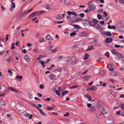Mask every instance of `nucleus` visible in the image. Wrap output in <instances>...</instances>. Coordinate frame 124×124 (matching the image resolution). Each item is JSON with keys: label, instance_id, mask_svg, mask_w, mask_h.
Masks as SVG:
<instances>
[{"label": "nucleus", "instance_id": "nucleus-6", "mask_svg": "<svg viewBox=\"0 0 124 124\" xmlns=\"http://www.w3.org/2000/svg\"><path fill=\"white\" fill-rule=\"evenodd\" d=\"M71 62L72 65H75L77 63V61L76 60V58L75 57H72L71 60Z\"/></svg>", "mask_w": 124, "mask_h": 124}, {"label": "nucleus", "instance_id": "nucleus-25", "mask_svg": "<svg viewBox=\"0 0 124 124\" xmlns=\"http://www.w3.org/2000/svg\"><path fill=\"white\" fill-rule=\"evenodd\" d=\"M39 111L41 113V114L43 116H46V114L41 109H39Z\"/></svg>", "mask_w": 124, "mask_h": 124}, {"label": "nucleus", "instance_id": "nucleus-30", "mask_svg": "<svg viewBox=\"0 0 124 124\" xmlns=\"http://www.w3.org/2000/svg\"><path fill=\"white\" fill-rule=\"evenodd\" d=\"M39 41L40 42H44L45 41V40L42 37H41L39 39Z\"/></svg>", "mask_w": 124, "mask_h": 124}, {"label": "nucleus", "instance_id": "nucleus-31", "mask_svg": "<svg viewBox=\"0 0 124 124\" xmlns=\"http://www.w3.org/2000/svg\"><path fill=\"white\" fill-rule=\"evenodd\" d=\"M73 26L76 28H77L79 29L80 28V27L79 26L77 25L74 24L73 25Z\"/></svg>", "mask_w": 124, "mask_h": 124}, {"label": "nucleus", "instance_id": "nucleus-42", "mask_svg": "<svg viewBox=\"0 0 124 124\" xmlns=\"http://www.w3.org/2000/svg\"><path fill=\"white\" fill-rule=\"evenodd\" d=\"M67 1L65 0H61V2L63 4H65L66 2Z\"/></svg>", "mask_w": 124, "mask_h": 124}, {"label": "nucleus", "instance_id": "nucleus-59", "mask_svg": "<svg viewBox=\"0 0 124 124\" xmlns=\"http://www.w3.org/2000/svg\"><path fill=\"white\" fill-rule=\"evenodd\" d=\"M95 26V28L97 29H98V28H99L100 27V25H99L97 24Z\"/></svg>", "mask_w": 124, "mask_h": 124}, {"label": "nucleus", "instance_id": "nucleus-63", "mask_svg": "<svg viewBox=\"0 0 124 124\" xmlns=\"http://www.w3.org/2000/svg\"><path fill=\"white\" fill-rule=\"evenodd\" d=\"M99 23H100L102 24H104L105 22L103 21H100L99 22Z\"/></svg>", "mask_w": 124, "mask_h": 124}, {"label": "nucleus", "instance_id": "nucleus-50", "mask_svg": "<svg viewBox=\"0 0 124 124\" xmlns=\"http://www.w3.org/2000/svg\"><path fill=\"white\" fill-rule=\"evenodd\" d=\"M81 21L82 20L80 18L76 19V22H79Z\"/></svg>", "mask_w": 124, "mask_h": 124}, {"label": "nucleus", "instance_id": "nucleus-46", "mask_svg": "<svg viewBox=\"0 0 124 124\" xmlns=\"http://www.w3.org/2000/svg\"><path fill=\"white\" fill-rule=\"evenodd\" d=\"M67 62H69L70 61V58L69 57H67L66 58Z\"/></svg>", "mask_w": 124, "mask_h": 124}, {"label": "nucleus", "instance_id": "nucleus-9", "mask_svg": "<svg viewBox=\"0 0 124 124\" xmlns=\"http://www.w3.org/2000/svg\"><path fill=\"white\" fill-rule=\"evenodd\" d=\"M8 89L11 91L14 92V93H18V91L17 90L11 87H8Z\"/></svg>", "mask_w": 124, "mask_h": 124}, {"label": "nucleus", "instance_id": "nucleus-26", "mask_svg": "<svg viewBox=\"0 0 124 124\" xmlns=\"http://www.w3.org/2000/svg\"><path fill=\"white\" fill-rule=\"evenodd\" d=\"M11 7H12L13 8H14L16 7L15 3L14 2H13L12 1H11Z\"/></svg>", "mask_w": 124, "mask_h": 124}, {"label": "nucleus", "instance_id": "nucleus-4", "mask_svg": "<svg viewBox=\"0 0 124 124\" xmlns=\"http://www.w3.org/2000/svg\"><path fill=\"white\" fill-rule=\"evenodd\" d=\"M116 27L117 29L120 31H122L121 29L123 28V25L122 23L120 22L117 23Z\"/></svg>", "mask_w": 124, "mask_h": 124}, {"label": "nucleus", "instance_id": "nucleus-47", "mask_svg": "<svg viewBox=\"0 0 124 124\" xmlns=\"http://www.w3.org/2000/svg\"><path fill=\"white\" fill-rule=\"evenodd\" d=\"M97 16L98 19H101L102 16H101V15L100 14H98L97 15Z\"/></svg>", "mask_w": 124, "mask_h": 124}, {"label": "nucleus", "instance_id": "nucleus-10", "mask_svg": "<svg viewBox=\"0 0 124 124\" xmlns=\"http://www.w3.org/2000/svg\"><path fill=\"white\" fill-rule=\"evenodd\" d=\"M56 77V76L53 74H51L49 75V78L52 80L54 79Z\"/></svg>", "mask_w": 124, "mask_h": 124}, {"label": "nucleus", "instance_id": "nucleus-32", "mask_svg": "<svg viewBox=\"0 0 124 124\" xmlns=\"http://www.w3.org/2000/svg\"><path fill=\"white\" fill-rule=\"evenodd\" d=\"M103 18L104 19H103V20L105 21H107L109 18L107 16L104 17Z\"/></svg>", "mask_w": 124, "mask_h": 124}, {"label": "nucleus", "instance_id": "nucleus-48", "mask_svg": "<svg viewBox=\"0 0 124 124\" xmlns=\"http://www.w3.org/2000/svg\"><path fill=\"white\" fill-rule=\"evenodd\" d=\"M44 85L43 84H41L39 85V87L40 88L42 89H43L44 88Z\"/></svg>", "mask_w": 124, "mask_h": 124}, {"label": "nucleus", "instance_id": "nucleus-55", "mask_svg": "<svg viewBox=\"0 0 124 124\" xmlns=\"http://www.w3.org/2000/svg\"><path fill=\"white\" fill-rule=\"evenodd\" d=\"M27 45L28 47H30L32 45V44L28 43H27Z\"/></svg>", "mask_w": 124, "mask_h": 124}, {"label": "nucleus", "instance_id": "nucleus-18", "mask_svg": "<svg viewBox=\"0 0 124 124\" xmlns=\"http://www.w3.org/2000/svg\"><path fill=\"white\" fill-rule=\"evenodd\" d=\"M23 77L21 76H19L18 75L16 76V78H15V80H17L18 81H21L20 79H22Z\"/></svg>", "mask_w": 124, "mask_h": 124}, {"label": "nucleus", "instance_id": "nucleus-27", "mask_svg": "<svg viewBox=\"0 0 124 124\" xmlns=\"http://www.w3.org/2000/svg\"><path fill=\"white\" fill-rule=\"evenodd\" d=\"M93 46H88L87 49V50L90 51L92 50L93 48Z\"/></svg>", "mask_w": 124, "mask_h": 124}, {"label": "nucleus", "instance_id": "nucleus-56", "mask_svg": "<svg viewBox=\"0 0 124 124\" xmlns=\"http://www.w3.org/2000/svg\"><path fill=\"white\" fill-rule=\"evenodd\" d=\"M5 52V51H4L0 52V56L2 55Z\"/></svg>", "mask_w": 124, "mask_h": 124}, {"label": "nucleus", "instance_id": "nucleus-43", "mask_svg": "<svg viewBox=\"0 0 124 124\" xmlns=\"http://www.w3.org/2000/svg\"><path fill=\"white\" fill-rule=\"evenodd\" d=\"M76 33L75 32H72L70 34V35L72 37L73 36H74L76 35Z\"/></svg>", "mask_w": 124, "mask_h": 124}, {"label": "nucleus", "instance_id": "nucleus-60", "mask_svg": "<svg viewBox=\"0 0 124 124\" xmlns=\"http://www.w3.org/2000/svg\"><path fill=\"white\" fill-rule=\"evenodd\" d=\"M69 22H71L72 23H73L74 22H76V20H72V19L70 20L69 21Z\"/></svg>", "mask_w": 124, "mask_h": 124}, {"label": "nucleus", "instance_id": "nucleus-23", "mask_svg": "<svg viewBox=\"0 0 124 124\" xmlns=\"http://www.w3.org/2000/svg\"><path fill=\"white\" fill-rule=\"evenodd\" d=\"M89 57V55L87 54H85V57L83 58L84 60H87Z\"/></svg>", "mask_w": 124, "mask_h": 124}, {"label": "nucleus", "instance_id": "nucleus-41", "mask_svg": "<svg viewBox=\"0 0 124 124\" xmlns=\"http://www.w3.org/2000/svg\"><path fill=\"white\" fill-rule=\"evenodd\" d=\"M101 106V103L99 102L97 104V106L99 108Z\"/></svg>", "mask_w": 124, "mask_h": 124}, {"label": "nucleus", "instance_id": "nucleus-36", "mask_svg": "<svg viewBox=\"0 0 124 124\" xmlns=\"http://www.w3.org/2000/svg\"><path fill=\"white\" fill-rule=\"evenodd\" d=\"M68 93V91L67 90H66L64 91V92L62 93V95L64 96L65 94H67Z\"/></svg>", "mask_w": 124, "mask_h": 124}, {"label": "nucleus", "instance_id": "nucleus-28", "mask_svg": "<svg viewBox=\"0 0 124 124\" xmlns=\"http://www.w3.org/2000/svg\"><path fill=\"white\" fill-rule=\"evenodd\" d=\"M117 75V73L116 72H114L111 73V75L113 77L116 76Z\"/></svg>", "mask_w": 124, "mask_h": 124}, {"label": "nucleus", "instance_id": "nucleus-12", "mask_svg": "<svg viewBox=\"0 0 124 124\" xmlns=\"http://www.w3.org/2000/svg\"><path fill=\"white\" fill-rule=\"evenodd\" d=\"M55 18L57 20L62 19L63 17H62V14H59L56 16Z\"/></svg>", "mask_w": 124, "mask_h": 124}, {"label": "nucleus", "instance_id": "nucleus-39", "mask_svg": "<svg viewBox=\"0 0 124 124\" xmlns=\"http://www.w3.org/2000/svg\"><path fill=\"white\" fill-rule=\"evenodd\" d=\"M106 35L108 36H110L111 35V33L110 32H108L106 33Z\"/></svg>", "mask_w": 124, "mask_h": 124}, {"label": "nucleus", "instance_id": "nucleus-16", "mask_svg": "<svg viewBox=\"0 0 124 124\" xmlns=\"http://www.w3.org/2000/svg\"><path fill=\"white\" fill-rule=\"evenodd\" d=\"M116 54V56L117 57V59L119 60L122 58V56L121 54L117 53Z\"/></svg>", "mask_w": 124, "mask_h": 124}, {"label": "nucleus", "instance_id": "nucleus-29", "mask_svg": "<svg viewBox=\"0 0 124 124\" xmlns=\"http://www.w3.org/2000/svg\"><path fill=\"white\" fill-rule=\"evenodd\" d=\"M39 63L41 64V65L42 66L43 68L45 67L44 65L45 63L43 61H41L39 62Z\"/></svg>", "mask_w": 124, "mask_h": 124}, {"label": "nucleus", "instance_id": "nucleus-53", "mask_svg": "<svg viewBox=\"0 0 124 124\" xmlns=\"http://www.w3.org/2000/svg\"><path fill=\"white\" fill-rule=\"evenodd\" d=\"M24 14V12H22L20 14L19 17H22Z\"/></svg>", "mask_w": 124, "mask_h": 124}, {"label": "nucleus", "instance_id": "nucleus-8", "mask_svg": "<svg viewBox=\"0 0 124 124\" xmlns=\"http://www.w3.org/2000/svg\"><path fill=\"white\" fill-rule=\"evenodd\" d=\"M24 58L25 60L28 62H29L30 61L31 57L27 55L24 56Z\"/></svg>", "mask_w": 124, "mask_h": 124}, {"label": "nucleus", "instance_id": "nucleus-52", "mask_svg": "<svg viewBox=\"0 0 124 124\" xmlns=\"http://www.w3.org/2000/svg\"><path fill=\"white\" fill-rule=\"evenodd\" d=\"M11 58L10 57H9L7 60V62H11Z\"/></svg>", "mask_w": 124, "mask_h": 124}, {"label": "nucleus", "instance_id": "nucleus-2", "mask_svg": "<svg viewBox=\"0 0 124 124\" xmlns=\"http://www.w3.org/2000/svg\"><path fill=\"white\" fill-rule=\"evenodd\" d=\"M67 13L69 15L67 17V19L68 20L71 18V16L70 15H72L74 16H76L78 15V14H77L76 13L73 11L71 12L70 11H68Z\"/></svg>", "mask_w": 124, "mask_h": 124}, {"label": "nucleus", "instance_id": "nucleus-35", "mask_svg": "<svg viewBox=\"0 0 124 124\" xmlns=\"http://www.w3.org/2000/svg\"><path fill=\"white\" fill-rule=\"evenodd\" d=\"M56 87H55L54 86H52L51 88V90L53 92H54L55 91H56Z\"/></svg>", "mask_w": 124, "mask_h": 124}, {"label": "nucleus", "instance_id": "nucleus-11", "mask_svg": "<svg viewBox=\"0 0 124 124\" xmlns=\"http://www.w3.org/2000/svg\"><path fill=\"white\" fill-rule=\"evenodd\" d=\"M79 35L81 37H85L87 35V33L83 31L80 33Z\"/></svg>", "mask_w": 124, "mask_h": 124}, {"label": "nucleus", "instance_id": "nucleus-17", "mask_svg": "<svg viewBox=\"0 0 124 124\" xmlns=\"http://www.w3.org/2000/svg\"><path fill=\"white\" fill-rule=\"evenodd\" d=\"M108 68V69L109 70L113 71L114 70V68L113 67L112 65L111 64H109V65Z\"/></svg>", "mask_w": 124, "mask_h": 124}, {"label": "nucleus", "instance_id": "nucleus-58", "mask_svg": "<svg viewBox=\"0 0 124 124\" xmlns=\"http://www.w3.org/2000/svg\"><path fill=\"white\" fill-rule=\"evenodd\" d=\"M22 52L23 53H26L27 52V51L26 49H24L22 50Z\"/></svg>", "mask_w": 124, "mask_h": 124}, {"label": "nucleus", "instance_id": "nucleus-19", "mask_svg": "<svg viewBox=\"0 0 124 124\" xmlns=\"http://www.w3.org/2000/svg\"><path fill=\"white\" fill-rule=\"evenodd\" d=\"M5 101L3 100H1L0 101V105H5Z\"/></svg>", "mask_w": 124, "mask_h": 124}, {"label": "nucleus", "instance_id": "nucleus-20", "mask_svg": "<svg viewBox=\"0 0 124 124\" xmlns=\"http://www.w3.org/2000/svg\"><path fill=\"white\" fill-rule=\"evenodd\" d=\"M37 13H39L37 12H34L33 13H32L31 15H30L29 16V17H31V18H33L34 17L36 16L35 14H36Z\"/></svg>", "mask_w": 124, "mask_h": 124}, {"label": "nucleus", "instance_id": "nucleus-38", "mask_svg": "<svg viewBox=\"0 0 124 124\" xmlns=\"http://www.w3.org/2000/svg\"><path fill=\"white\" fill-rule=\"evenodd\" d=\"M79 86H78V85H73V86H70L69 87L70 88H77Z\"/></svg>", "mask_w": 124, "mask_h": 124}, {"label": "nucleus", "instance_id": "nucleus-3", "mask_svg": "<svg viewBox=\"0 0 124 124\" xmlns=\"http://www.w3.org/2000/svg\"><path fill=\"white\" fill-rule=\"evenodd\" d=\"M88 4H89V7L90 10L93 11L95 9L96 6L94 4H92L91 2H89Z\"/></svg>", "mask_w": 124, "mask_h": 124}, {"label": "nucleus", "instance_id": "nucleus-49", "mask_svg": "<svg viewBox=\"0 0 124 124\" xmlns=\"http://www.w3.org/2000/svg\"><path fill=\"white\" fill-rule=\"evenodd\" d=\"M99 74L101 75H102L104 74V72L102 70H100L99 73Z\"/></svg>", "mask_w": 124, "mask_h": 124}, {"label": "nucleus", "instance_id": "nucleus-1", "mask_svg": "<svg viewBox=\"0 0 124 124\" xmlns=\"http://www.w3.org/2000/svg\"><path fill=\"white\" fill-rule=\"evenodd\" d=\"M88 22L90 25L93 27H95L96 25L98 22V21L96 19H93L92 21L90 22H88L87 21H84V23H86Z\"/></svg>", "mask_w": 124, "mask_h": 124}, {"label": "nucleus", "instance_id": "nucleus-5", "mask_svg": "<svg viewBox=\"0 0 124 124\" xmlns=\"http://www.w3.org/2000/svg\"><path fill=\"white\" fill-rule=\"evenodd\" d=\"M6 86L5 85H1L0 86V92L3 93L4 92L6 89Z\"/></svg>", "mask_w": 124, "mask_h": 124}, {"label": "nucleus", "instance_id": "nucleus-57", "mask_svg": "<svg viewBox=\"0 0 124 124\" xmlns=\"http://www.w3.org/2000/svg\"><path fill=\"white\" fill-rule=\"evenodd\" d=\"M45 12V11L44 10H41L39 11V15H41L42 14L44 13Z\"/></svg>", "mask_w": 124, "mask_h": 124}, {"label": "nucleus", "instance_id": "nucleus-13", "mask_svg": "<svg viewBox=\"0 0 124 124\" xmlns=\"http://www.w3.org/2000/svg\"><path fill=\"white\" fill-rule=\"evenodd\" d=\"M112 41V39L110 38H107L105 42L107 44H108L111 42Z\"/></svg>", "mask_w": 124, "mask_h": 124}, {"label": "nucleus", "instance_id": "nucleus-33", "mask_svg": "<svg viewBox=\"0 0 124 124\" xmlns=\"http://www.w3.org/2000/svg\"><path fill=\"white\" fill-rule=\"evenodd\" d=\"M115 46V47L116 48H119V47H120L121 48H122L124 47V46L122 45H116Z\"/></svg>", "mask_w": 124, "mask_h": 124}, {"label": "nucleus", "instance_id": "nucleus-15", "mask_svg": "<svg viewBox=\"0 0 124 124\" xmlns=\"http://www.w3.org/2000/svg\"><path fill=\"white\" fill-rule=\"evenodd\" d=\"M46 39L47 40H52V38L50 36L49 34L47 35L46 37Z\"/></svg>", "mask_w": 124, "mask_h": 124}, {"label": "nucleus", "instance_id": "nucleus-7", "mask_svg": "<svg viewBox=\"0 0 124 124\" xmlns=\"http://www.w3.org/2000/svg\"><path fill=\"white\" fill-rule=\"evenodd\" d=\"M108 112V110L106 109L104 107L102 108L101 113L104 115H106L107 114Z\"/></svg>", "mask_w": 124, "mask_h": 124}, {"label": "nucleus", "instance_id": "nucleus-21", "mask_svg": "<svg viewBox=\"0 0 124 124\" xmlns=\"http://www.w3.org/2000/svg\"><path fill=\"white\" fill-rule=\"evenodd\" d=\"M45 8L49 10H52V8L49 6L46 5L45 6Z\"/></svg>", "mask_w": 124, "mask_h": 124}, {"label": "nucleus", "instance_id": "nucleus-44", "mask_svg": "<svg viewBox=\"0 0 124 124\" xmlns=\"http://www.w3.org/2000/svg\"><path fill=\"white\" fill-rule=\"evenodd\" d=\"M60 91L58 90H56V94L58 96H60Z\"/></svg>", "mask_w": 124, "mask_h": 124}, {"label": "nucleus", "instance_id": "nucleus-54", "mask_svg": "<svg viewBox=\"0 0 124 124\" xmlns=\"http://www.w3.org/2000/svg\"><path fill=\"white\" fill-rule=\"evenodd\" d=\"M98 42V40L97 39H94L93 40V42L94 43H97Z\"/></svg>", "mask_w": 124, "mask_h": 124}, {"label": "nucleus", "instance_id": "nucleus-64", "mask_svg": "<svg viewBox=\"0 0 124 124\" xmlns=\"http://www.w3.org/2000/svg\"><path fill=\"white\" fill-rule=\"evenodd\" d=\"M91 105L92 104L91 103H88L87 104V106L89 108L91 106Z\"/></svg>", "mask_w": 124, "mask_h": 124}, {"label": "nucleus", "instance_id": "nucleus-34", "mask_svg": "<svg viewBox=\"0 0 124 124\" xmlns=\"http://www.w3.org/2000/svg\"><path fill=\"white\" fill-rule=\"evenodd\" d=\"M53 48V46H48L47 47V48L48 50H51L52 49V48Z\"/></svg>", "mask_w": 124, "mask_h": 124}, {"label": "nucleus", "instance_id": "nucleus-51", "mask_svg": "<svg viewBox=\"0 0 124 124\" xmlns=\"http://www.w3.org/2000/svg\"><path fill=\"white\" fill-rule=\"evenodd\" d=\"M79 15L82 17H84L85 16V14L83 13H80Z\"/></svg>", "mask_w": 124, "mask_h": 124}, {"label": "nucleus", "instance_id": "nucleus-62", "mask_svg": "<svg viewBox=\"0 0 124 124\" xmlns=\"http://www.w3.org/2000/svg\"><path fill=\"white\" fill-rule=\"evenodd\" d=\"M63 58V56L62 55H60L58 57L59 59H62Z\"/></svg>", "mask_w": 124, "mask_h": 124}, {"label": "nucleus", "instance_id": "nucleus-37", "mask_svg": "<svg viewBox=\"0 0 124 124\" xmlns=\"http://www.w3.org/2000/svg\"><path fill=\"white\" fill-rule=\"evenodd\" d=\"M120 106L121 109H124V104L121 103L120 104Z\"/></svg>", "mask_w": 124, "mask_h": 124}, {"label": "nucleus", "instance_id": "nucleus-22", "mask_svg": "<svg viewBox=\"0 0 124 124\" xmlns=\"http://www.w3.org/2000/svg\"><path fill=\"white\" fill-rule=\"evenodd\" d=\"M111 51L113 54H116L118 53L117 51L114 49H112Z\"/></svg>", "mask_w": 124, "mask_h": 124}, {"label": "nucleus", "instance_id": "nucleus-61", "mask_svg": "<svg viewBox=\"0 0 124 124\" xmlns=\"http://www.w3.org/2000/svg\"><path fill=\"white\" fill-rule=\"evenodd\" d=\"M69 115V113H66V114L64 115V116H67Z\"/></svg>", "mask_w": 124, "mask_h": 124}, {"label": "nucleus", "instance_id": "nucleus-24", "mask_svg": "<svg viewBox=\"0 0 124 124\" xmlns=\"http://www.w3.org/2000/svg\"><path fill=\"white\" fill-rule=\"evenodd\" d=\"M91 90L93 91H95L97 89V88L95 86H91L90 87Z\"/></svg>", "mask_w": 124, "mask_h": 124}, {"label": "nucleus", "instance_id": "nucleus-14", "mask_svg": "<svg viewBox=\"0 0 124 124\" xmlns=\"http://www.w3.org/2000/svg\"><path fill=\"white\" fill-rule=\"evenodd\" d=\"M96 110V109L94 106L91 107L89 109V111L91 112H94Z\"/></svg>", "mask_w": 124, "mask_h": 124}, {"label": "nucleus", "instance_id": "nucleus-40", "mask_svg": "<svg viewBox=\"0 0 124 124\" xmlns=\"http://www.w3.org/2000/svg\"><path fill=\"white\" fill-rule=\"evenodd\" d=\"M23 114L26 117H28L29 116V115H30L29 114L26 112L24 113Z\"/></svg>", "mask_w": 124, "mask_h": 124}, {"label": "nucleus", "instance_id": "nucleus-45", "mask_svg": "<svg viewBox=\"0 0 124 124\" xmlns=\"http://www.w3.org/2000/svg\"><path fill=\"white\" fill-rule=\"evenodd\" d=\"M84 78L85 81H86L89 78V77L88 76H86L84 77Z\"/></svg>", "mask_w": 124, "mask_h": 124}]
</instances>
